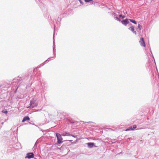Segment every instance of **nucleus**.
I'll list each match as a JSON object with an SVG mask.
<instances>
[{"label":"nucleus","instance_id":"obj_1","mask_svg":"<svg viewBox=\"0 0 159 159\" xmlns=\"http://www.w3.org/2000/svg\"><path fill=\"white\" fill-rule=\"evenodd\" d=\"M26 156L25 157V158H28L29 159L33 158L34 157V154L32 152L28 153L27 154Z\"/></svg>","mask_w":159,"mask_h":159},{"label":"nucleus","instance_id":"obj_2","mask_svg":"<svg viewBox=\"0 0 159 159\" xmlns=\"http://www.w3.org/2000/svg\"><path fill=\"white\" fill-rule=\"evenodd\" d=\"M139 42L141 46L143 47L145 46V44L143 38H141L140 39V40L139 41Z\"/></svg>","mask_w":159,"mask_h":159},{"label":"nucleus","instance_id":"obj_3","mask_svg":"<svg viewBox=\"0 0 159 159\" xmlns=\"http://www.w3.org/2000/svg\"><path fill=\"white\" fill-rule=\"evenodd\" d=\"M121 22L123 24L125 25H126L129 23V22L127 19L121 21Z\"/></svg>","mask_w":159,"mask_h":159},{"label":"nucleus","instance_id":"obj_4","mask_svg":"<svg viewBox=\"0 0 159 159\" xmlns=\"http://www.w3.org/2000/svg\"><path fill=\"white\" fill-rule=\"evenodd\" d=\"M30 120V118L28 116H26L24 117L22 120V122H24L26 120Z\"/></svg>","mask_w":159,"mask_h":159},{"label":"nucleus","instance_id":"obj_5","mask_svg":"<svg viewBox=\"0 0 159 159\" xmlns=\"http://www.w3.org/2000/svg\"><path fill=\"white\" fill-rule=\"evenodd\" d=\"M89 147L90 148H91L93 147L94 146V143H87Z\"/></svg>","mask_w":159,"mask_h":159},{"label":"nucleus","instance_id":"obj_6","mask_svg":"<svg viewBox=\"0 0 159 159\" xmlns=\"http://www.w3.org/2000/svg\"><path fill=\"white\" fill-rule=\"evenodd\" d=\"M56 136L57 138V139H62L61 138V135L58 133H57L56 134Z\"/></svg>","mask_w":159,"mask_h":159},{"label":"nucleus","instance_id":"obj_7","mask_svg":"<svg viewBox=\"0 0 159 159\" xmlns=\"http://www.w3.org/2000/svg\"><path fill=\"white\" fill-rule=\"evenodd\" d=\"M129 20L130 21V22L134 23V24H137V23L135 20H134L133 19H130Z\"/></svg>","mask_w":159,"mask_h":159},{"label":"nucleus","instance_id":"obj_8","mask_svg":"<svg viewBox=\"0 0 159 159\" xmlns=\"http://www.w3.org/2000/svg\"><path fill=\"white\" fill-rule=\"evenodd\" d=\"M129 29L132 32L134 31V27L133 26L130 27L129 28Z\"/></svg>","mask_w":159,"mask_h":159},{"label":"nucleus","instance_id":"obj_9","mask_svg":"<svg viewBox=\"0 0 159 159\" xmlns=\"http://www.w3.org/2000/svg\"><path fill=\"white\" fill-rule=\"evenodd\" d=\"M142 26L139 24L138 25V28L140 30H141L142 29Z\"/></svg>","mask_w":159,"mask_h":159},{"label":"nucleus","instance_id":"obj_10","mask_svg":"<svg viewBox=\"0 0 159 159\" xmlns=\"http://www.w3.org/2000/svg\"><path fill=\"white\" fill-rule=\"evenodd\" d=\"M62 136H70V134L68 133H66L65 134H62Z\"/></svg>","mask_w":159,"mask_h":159},{"label":"nucleus","instance_id":"obj_11","mask_svg":"<svg viewBox=\"0 0 159 159\" xmlns=\"http://www.w3.org/2000/svg\"><path fill=\"white\" fill-rule=\"evenodd\" d=\"M2 112L3 113H5V114H7L8 112V111L6 110H4L2 111Z\"/></svg>","mask_w":159,"mask_h":159},{"label":"nucleus","instance_id":"obj_12","mask_svg":"<svg viewBox=\"0 0 159 159\" xmlns=\"http://www.w3.org/2000/svg\"><path fill=\"white\" fill-rule=\"evenodd\" d=\"M132 127H129L128 129H126L125 130L126 131H129V130H132Z\"/></svg>","mask_w":159,"mask_h":159},{"label":"nucleus","instance_id":"obj_13","mask_svg":"<svg viewBox=\"0 0 159 159\" xmlns=\"http://www.w3.org/2000/svg\"><path fill=\"white\" fill-rule=\"evenodd\" d=\"M137 126L136 125H133L132 130H134L136 128Z\"/></svg>","mask_w":159,"mask_h":159},{"label":"nucleus","instance_id":"obj_14","mask_svg":"<svg viewBox=\"0 0 159 159\" xmlns=\"http://www.w3.org/2000/svg\"><path fill=\"white\" fill-rule=\"evenodd\" d=\"M115 18L116 20L119 21H120V19L119 18H118L117 17H115Z\"/></svg>","mask_w":159,"mask_h":159},{"label":"nucleus","instance_id":"obj_15","mask_svg":"<svg viewBox=\"0 0 159 159\" xmlns=\"http://www.w3.org/2000/svg\"><path fill=\"white\" fill-rule=\"evenodd\" d=\"M119 17H121L122 19H124L125 17V16H122L121 15H119Z\"/></svg>","mask_w":159,"mask_h":159},{"label":"nucleus","instance_id":"obj_16","mask_svg":"<svg viewBox=\"0 0 159 159\" xmlns=\"http://www.w3.org/2000/svg\"><path fill=\"white\" fill-rule=\"evenodd\" d=\"M62 140H58V143H61L62 142Z\"/></svg>","mask_w":159,"mask_h":159},{"label":"nucleus","instance_id":"obj_17","mask_svg":"<svg viewBox=\"0 0 159 159\" xmlns=\"http://www.w3.org/2000/svg\"><path fill=\"white\" fill-rule=\"evenodd\" d=\"M93 0H84V1L85 2H89L92 1Z\"/></svg>","mask_w":159,"mask_h":159},{"label":"nucleus","instance_id":"obj_18","mask_svg":"<svg viewBox=\"0 0 159 159\" xmlns=\"http://www.w3.org/2000/svg\"><path fill=\"white\" fill-rule=\"evenodd\" d=\"M133 33L135 35L136 34H137V33H136V32L135 31H134H134H133Z\"/></svg>","mask_w":159,"mask_h":159},{"label":"nucleus","instance_id":"obj_19","mask_svg":"<svg viewBox=\"0 0 159 159\" xmlns=\"http://www.w3.org/2000/svg\"><path fill=\"white\" fill-rule=\"evenodd\" d=\"M79 0V1H80V2L81 4H83V2H82L81 1V0Z\"/></svg>","mask_w":159,"mask_h":159},{"label":"nucleus","instance_id":"obj_20","mask_svg":"<svg viewBox=\"0 0 159 159\" xmlns=\"http://www.w3.org/2000/svg\"><path fill=\"white\" fill-rule=\"evenodd\" d=\"M70 142L72 141V140H70Z\"/></svg>","mask_w":159,"mask_h":159}]
</instances>
